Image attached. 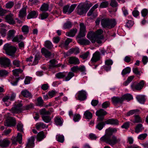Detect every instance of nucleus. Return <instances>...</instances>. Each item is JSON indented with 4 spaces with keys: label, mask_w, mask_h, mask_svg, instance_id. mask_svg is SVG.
Wrapping results in <instances>:
<instances>
[{
    "label": "nucleus",
    "mask_w": 148,
    "mask_h": 148,
    "mask_svg": "<svg viewBox=\"0 0 148 148\" xmlns=\"http://www.w3.org/2000/svg\"><path fill=\"white\" fill-rule=\"evenodd\" d=\"M117 131V129L116 128H108L106 130L105 134L100 138V140L113 146L121 140V139H117L115 136L112 135L113 133H116Z\"/></svg>",
    "instance_id": "f257e3e1"
},
{
    "label": "nucleus",
    "mask_w": 148,
    "mask_h": 148,
    "mask_svg": "<svg viewBox=\"0 0 148 148\" xmlns=\"http://www.w3.org/2000/svg\"><path fill=\"white\" fill-rule=\"evenodd\" d=\"M103 33L102 29H99L96 32L90 31L87 35V37L89 39L92 43H95L96 42L98 43H101V40L103 38V36L101 35Z\"/></svg>",
    "instance_id": "f03ea898"
},
{
    "label": "nucleus",
    "mask_w": 148,
    "mask_h": 148,
    "mask_svg": "<svg viewBox=\"0 0 148 148\" xmlns=\"http://www.w3.org/2000/svg\"><path fill=\"white\" fill-rule=\"evenodd\" d=\"M116 24V22L114 19L104 18L101 21V25L104 28L111 29L114 27Z\"/></svg>",
    "instance_id": "7ed1b4c3"
},
{
    "label": "nucleus",
    "mask_w": 148,
    "mask_h": 148,
    "mask_svg": "<svg viewBox=\"0 0 148 148\" xmlns=\"http://www.w3.org/2000/svg\"><path fill=\"white\" fill-rule=\"evenodd\" d=\"M3 49L5 51L6 53L9 56L14 57V55L16 50V48L10 44L7 43L5 44Z\"/></svg>",
    "instance_id": "20e7f679"
},
{
    "label": "nucleus",
    "mask_w": 148,
    "mask_h": 148,
    "mask_svg": "<svg viewBox=\"0 0 148 148\" xmlns=\"http://www.w3.org/2000/svg\"><path fill=\"white\" fill-rule=\"evenodd\" d=\"M66 73L65 72H59L56 74V76L58 79L63 78L65 77V81H67L69 80L75 75L74 73L72 72H69L67 76L66 77Z\"/></svg>",
    "instance_id": "39448f33"
},
{
    "label": "nucleus",
    "mask_w": 148,
    "mask_h": 148,
    "mask_svg": "<svg viewBox=\"0 0 148 148\" xmlns=\"http://www.w3.org/2000/svg\"><path fill=\"white\" fill-rule=\"evenodd\" d=\"M106 52V51L103 48L100 50L101 54L98 51L95 52L93 54L91 61L92 63H95L99 60L100 58V54H101L103 55H104Z\"/></svg>",
    "instance_id": "423d86ee"
},
{
    "label": "nucleus",
    "mask_w": 148,
    "mask_h": 148,
    "mask_svg": "<svg viewBox=\"0 0 148 148\" xmlns=\"http://www.w3.org/2000/svg\"><path fill=\"white\" fill-rule=\"evenodd\" d=\"M144 84V81L143 80H142L139 83H137L135 82L131 84V87L133 91L140 90L142 89Z\"/></svg>",
    "instance_id": "0eeeda50"
},
{
    "label": "nucleus",
    "mask_w": 148,
    "mask_h": 148,
    "mask_svg": "<svg viewBox=\"0 0 148 148\" xmlns=\"http://www.w3.org/2000/svg\"><path fill=\"white\" fill-rule=\"evenodd\" d=\"M16 120L15 118L8 117L4 122L5 126L7 127H12L15 126Z\"/></svg>",
    "instance_id": "6e6552de"
},
{
    "label": "nucleus",
    "mask_w": 148,
    "mask_h": 148,
    "mask_svg": "<svg viewBox=\"0 0 148 148\" xmlns=\"http://www.w3.org/2000/svg\"><path fill=\"white\" fill-rule=\"evenodd\" d=\"M11 61L8 58L5 57L0 58V64L2 67L6 68L10 66Z\"/></svg>",
    "instance_id": "1a4fd4ad"
},
{
    "label": "nucleus",
    "mask_w": 148,
    "mask_h": 148,
    "mask_svg": "<svg viewBox=\"0 0 148 148\" xmlns=\"http://www.w3.org/2000/svg\"><path fill=\"white\" fill-rule=\"evenodd\" d=\"M107 114V112L102 109L97 111L95 113L96 115L98 116L97 119L99 121H103L104 119V116Z\"/></svg>",
    "instance_id": "9d476101"
},
{
    "label": "nucleus",
    "mask_w": 148,
    "mask_h": 148,
    "mask_svg": "<svg viewBox=\"0 0 148 148\" xmlns=\"http://www.w3.org/2000/svg\"><path fill=\"white\" fill-rule=\"evenodd\" d=\"M80 31L78 35L77 36L78 38H81L85 36L86 34V27L83 23H81L79 24Z\"/></svg>",
    "instance_id": "9b49d317"
},
{
    "label": "nucleus",
    "mask_w": 148,
    "mask_h": 148,
    "mask_svg": "<svg viewBox=\"0 0 148 148\" xmlns=\"http://www.w3.org/2000/svg\"><path fill=\"white\" fill-rule=\"evenodd\" d=\"M77 6L76 4H72L70 7L69 5H66L64 6L63 8V12L64 13H68L70 14L74 10Z\"/></svg>",
    "instance_id": "f8f14e48"
},
{
    "label": "nucleus",
    "mask_w": 148,
    "mask_h": 148,
    "mask_svg": "<svg viewBox=\"0 0 148 148\" xmlns=\"http://www.w3.org/2000/svg\"><path fill=\"white\" fill-rule=\"evenodd\" d=\"M22 136L20 133H18L17 137H12L11 138L12 141V144L16 145H17V142L18 141L20 144L22 143Z\"/></svg>",
    "instance_id": "ddd939ff"
},
{
    "label": "nucleus",
    "mask_w": 148,
    "mask_h": 148,
    "mask_svg": "<svg viewBox=\"0 0 148 148\" xmlns=\"http://www.w3.org/2000/svg\"><path fill=\"white\" fill-rule=\"evenodd\" d=\"M22 104L18 103L11 108L10 111L13 113L21 112L22 111Z\"/></svg>",
    "instance_id": "4468645a"
},
{
    "label": "nucleus",
    "mask_w": 148,
    "mask_h": 148,
    "mask_svg": "<svg viewBox=\"0 0 148 148\" xmlns=\"http://www.w3.org/2000/svg\"><path fill=\"white\" fill-rule=\"evenodd\" d=\"M111 99L113 104L115 106H117L118 104H122L123 102L122 97H114Z\"/></svg>",
    "instance_id": "2eb2a0df"
},
{
    "label": "nucleus",
    "mask_w": 148,
    "mask_h": 148,
    "mask_svg": "<svg viewBox=\"0 0 148 148\" xmlns=\"http://www.w3.org/2000/svg\"><path fill=\"white\" fill-rule=\"evenodd\" d=\"M87 92L85 90H82L79 91L77 95L78 100L81 101L85 100L87 99Z\"/></svg>",
    "instance_id": "dca6fc26"
},
{
    "label": "nucleus",
    "mask_w": 148,
    "mask_h": 148,
    "mask_svg": "<svg viewBox=\"0 0 148 148\" xmlns=\"http://www.w3.org/2000/svg\"><path fill=\"white\" fill-rule=\"evenodd\" d=\"M34 140L35 138L33 136L28 138L25 148H33L34 146Z\"/></svg>",
    "instance_id": "f3484780"
},
{
    "label": "nucleus",
    "mask_w": 148,
    "mask_h": 148,
    "mask_svg": "<svg viewBox=\"0 0 148 148\" xmlns=\"http://www.w3.org/2000/svg\"><path fill=\"white\" fill-rule=\"evenodd\" d=\"M77 9V14L80 15L85 14L87 11L84 6L82 5H79Z\"/></svg>",
    "instance_id": "a211bd4d"
},
{
    "label": "nucleus",
    "mask_w": 148,
    "mask_h": 148,
    "mask_svg": "<svg viewBox=\"0 0 148 148\" xmlns=\"http://www.w3.org/2000/svg\"><path fill=\"white\" fill-rule=\"evenodd\" d=\"M10 143V141L7 138L0 140V147L3 148L8 147Z\"/></svg>",
    "instance_id": "6ab92c4d"
},
{
    "label": "nucleus",
    "mask_w": 148,
    "mask_h": 148,
    "mask_svg": "<svg viewBox=\"0 0 148 148\" xmlns=\"http://www.w3.org/2000/svg\"><path fill=\"white\" fill-rule=\"evenodd\" d=\"M21 94L23 97L26 98H32V95L29 91L27 89L23 90L21 91Z\"/></svg>",
    "instance_id": "aec40b11"
},
{
    "label": "nucleus",
    "mask_w": 148,
    "mask_h": 148,
    "mask_svg": "<svg viewBox=\"0 0 148 148\" xmlns=\"http://www.w3.org/2000/svg\"><path fill=\"white\" fill-rule=\"evenodd\" d=\"M106 124H110L113 125H119V121L117 119H108L105 121Z\"/></svg>",
    "instance_id": "412c9836"
},
{
    "label": "nucleus",
    "mask_w": 148,
    "mask_h": 148,
    "mask_svg": "<svg viewBox=\"0 0 148 148\" xmlns=\"http://www.w3.org/2000/svg\"><path fill=\"white\" fill-rule=\"evenodd\" d=\"M69 62L71 64H78L80 62L79 60L76 57H71L69 58Z\"/></svg>",
    "instance_id": "4be33fe9"
},
{
    "label": "nucleus",
    "mask_w": 148,
    "mask_h": 148,
    "mask_svg": "<svg viewBox=\"0 0 148 148\" xmlns=\"http://www.w3.org/2000/svg\"><path fill=\"white\" fill-rule=\"evenodd\" d=\"M13 14L11 13L7 15L5 17L6 21L10 24L15 23V21L12 18Z\"/></svg>",
    "instance_id": "5701e85b"
},
{
    "label": "nucleus",
    "mask_w": 148,
    "mask_h": 148,
    "mask_svg": "<svg viewBox=\"0 0 148 148\" xmlns=\"http://www.w3.org/2000/svg\"><path fill=\"white\" fill-rule=\"evenodd\" d=\"M79 39L77 40V42L78 43L81 45H88L90 43V41L87 39H81L79 38Z\"/></svg>",
    "instance_id": "b1692460"
},
{
    "label": "nucleus",
    "mask_w": 148,
    "mask_h": 148,
    "mask_svg": "<svg viewBox=\"0 0 148 148\" xmlns=\"http://www.w3.org/2000/svg\"><path fill=\"white\" fill-rule=\"evenodd\" d=\"M38 13L37 12L35 11H32L28 14L27 16V18L30 19L35 18L38 16Z\"/></svg>",
    "instance_id": "393cba45"
},
{
    "label": "nucleus",
    "mask_w": 148,
    "mask_h": 148,
    "mask_svg": "<svg viewBox=\"0 0 148 148\" xmlns=\"http://www.w3.org/2000/svg\"><path fill=\"white\" fill-rule=\"evenodd\" d=\"M16 31L14 29L9 30L7 34V38L8 39H12L13 41V38L15 37V34Z\"/></svg>",
    "instance_id": "a878e982"
},
{
    "label": "nucleus",
    "mask_w": 148,
    "mask_h": 148,
    "mask_svg": "<svg viewBox=\"0 0 148 148\" xmlns=\"http://www.w3.org/2000/svg\"><path fill=\"white\" fill-rule=\"evenodd\" d=\"M41 51L42 53L46 58H49L51 56V53L45 48H43L41 49Z\"/></svg>",
    "instance_id": "bb28decb"
},
{
    "label": "nucleus",
    "mask_w": 148,
    "mask_h": 148,
    "mask_svg": "<svg viewBox=\"0 0 148 148\" xmlns=\"http://www.w3.org/2000/svg\"><path fill=\"white\" fill-rule=\"evenodd\" d=\"M136 98L138 101L141 104H144L145 101V96L143 95H138Z\"/></svg>",
    "instance_id": "cd10ccee"
},
{
    "label": "nucleus",
    "mask_w": 148,
    "mask_h": 148,
    "mask_svg": "<svg viewBox=\"0 0 148 148\" xmlns=\"http://www.w3.org/2000/svg\"><path fill=\"white\" fill-rule=\"evenodd\" d=\"M77 32V30L76 29H72L69 32L66 33V34L68 36L73 37L75 36Z\"/></svg>",
    "instance_id": "c85d7f7f"
},
{
    "label": "nucleus",
    "mask_w": 148,
    "mask_h": 148,
    "mask_svg": "<svg viewBox=\"0 0 148 148\" xmlns=\"http://www.w3.org/2000/svg\"><path fill=\"white\" fill-rule=\"evenodd\" d=\"M26 15V8L24 7L22 8L19 12V16L21 18H23Z\"/></svg>",
    "instance_id": "c756f323"
},
{
    "label": "nucleus",
    "mask_w": 148,
    "mask_h": 148,
    "mask_svg": "<svg viewBox=\"0 0 148 148\" xmlns=\"http://www.w3.org/2000/svg\"><path fill=\"white\" fill-rule=\"evenodd\" d=\"M123 101L124 100H126L127 101H130L133 99L132 96L130 94L127 93L123 95L122 97Z\"/></svg>",
    "instance_id": "7c9ffc66"
},
{
    "label": "nucleus",
    "mask_w": 148,
    "mask_h": 148,
    "mask_svg": "<svg viewBox=\"0 0 148 148\" xmlns=\"http://www.w3.org/2000/svg\"><path fill=\"white\" fill-rule=\"evenodd\" d=\"M105 121V122L103 121H100L97 124L96 128L99 130H101L106 125Z\"/></svg>",
    "instance_id": "2f4dec72"
},
{
    "label": "nucleus",
    "mask_w": 148,
    "mask_h": 148,
    "mask_svg": "<svg viewBox=\"0 0 148 148\" xmlns=\"http://www.w3.org/2000/svg\"><path fill=\"white\" fill-rule=\"evenodd\" d=\"M140 110L138 109L131 110L128 112L126 114L127 116H129L133 115L134 114L136 115V114L139 113Z\"/></svg>",
    "instance_id": "473e14b6"
},
{
    "label": "nucleus",
    "mask_w": 148,
    "mask_h": 148,
    "mask_svg": "<svg viewBox=\"0 0 148 148\" xmlns=\"http://www.w3.org/2000/svg\"><path fill=\"white\" fill-rule=\"evenodd\" d=\"M134 119L133 121L134 123H143V121L142 118L138 115L136 114L134 115Z\"/></svg>",
    "instance_id": "72a5a7b5"
},
{
    "label": "nucleus",
    "mask_w": 148,
    "mask_h": 148,
    "mask_svg": "<svg viewBox=\"0 0 148 148\" xmlns=\"http://www.w3.org/2000/svg\"><path fill=\"white\" fill-rule=\"evenodd\" d=\"M55 122L56 125L60 126H62L63 124V122L61 120V118L59 116H57L55 118Z\"/></svg>",
    "instance_id": "f704fd0d"
},
{
    "label": "nucleus",
    "mask_w": 148,
    "mask_h": 148,
    "mask_svg": "<svg viewBox=\"0 0 148 148\" xmlns=\"http://www.w3.org/2000/svg\"><path fill=\"white\" fill-rule=\"evenodd\" d=\"M46 137L44 134L43 132H41L38 133L37 136V140L39 141H41L42 139Z\"/></svg>",
    "instance_id": "c9c22d12"
},
{
    "label": "nucleus",
    "mask_w": 148,
    "mask_h": 148,
    "mask_svg": "<svg viewBox=\"0 0 148 148\" xmlns=\"http://www.w3.org/2000/svg\"><path fill=\"white\" fill-rule=\"evenodd\" d=\"M143 129L142 125L141 123H139L136 126L135 129V132L136 133H138L142 131V130H143Z\"/></svg>",
    "instance_id": "e433bc0d"
},
{
    "label": "nucleus",
    "mask_w": 148,
    "mask_h": 148,
    "mask_svg": "<svg viewBox=\"0 0 148 148\" xmlns=\"http://www.w3.org/2000/svg\"><path fill=\"white\" fill-rule=\"evenodd\" d=\"M9 72L5 70H0V77L4 78L8 76Z\"/></svg>",
    "instance_id": "4c0bfd02"
},
{
    "label": "nucleus",
    "mask_w": 148,
    "mask_h": 148,
    "mask_svg": "<svg viewBox=\"0 0 148 148\" xmlns=\"http://www.w3.org/2000/svg\"><path fill=\"white\" fill-rule=\"evenodd\" d=\"M73 25L72 23L69 21H68L65 23L63 25V27L64 29L71 28Z\"/></svg>",
    "instance_id": "58836bf2"
},
{
    "label": "nucleus",
    "mask_w": 148,
    "mask_h": 148,
    "mask_svg": "<svg viewBox=\"0 0 148 148\" xmlns=\"http://www.w3.org/2000/svg\"><path fill=\"white\" fill-rule=\"evenodd\" d=\"M49 5L48 4L44 3L40 8V10L42 11H46L48 10Z\"/></svg>",
    "instance_id": "ea45409f"
},
{
    "label": "nucleus",
    "mask_w": 148,
    "mask_h": 148,
    "mask_svg": "<svg viewBox=\"0 0 148 148\" xmlns=\"http://www.w3.org/2000/svg\"><path fill=\"white\" fill-rule=\"evenodd\" d=\"M84 118L87 119H90L92 117V114L88 111H86L84 114Z\"/></svg>",
    "instance_id": "a19ab883"
},
{
    "label": "nucleus",
    "mask_w": 148,
    "mask_h": 148,
    "mask_svg": "<svg viewBox=\"0 0 148 148\" xmlns=\"http://www.w3.org/2000/svg\"><path fill=\"white\" fill-rule=\"evenodd\" d=\"M131 71L130 68L129 67L124 68L121 72L122 75L124 76L126 74L129 73Z\"/></svg>",
    "instance_id": "79ce46f5"
},
{
    "label": "nucleus",
    "mask_w": 148,
    "mask_h": 148,
    "mask_svg": "<svg viewBox=\"0 0 148 148\" xmlns=\"http://www.w3.org/2000/svg\"><path fill=\"white\" fill-rule=\"evenodd\" d=\"M72 40V39L70 38H67L65 40L64 43L60 45L61 47H67L70 42H71Z\"/></svg>",
    "instance_id": "37998d69"
},
{
    "label": "nucleus",
    "mask_w": 148,
    "mask_h": 148,
    "mask_svg": "<svg viewBox=\"0 0 148 148\" xmlns=\"http://www.w3.org/2000/svg\"><path fill=\"white\" fill-rule=\"evenodd\" d=\"M42 118L43 120L47 123L50 122L51 120L50 116L48 115H42Z\"/></svg>",
    "instance_id": "c03bdc74"
},
{
    "label": "nucleus",
    "mask_w": 148,
    "mask_h": 148,
    "mask_svg": "<svg viewBox=\"0 0 148 148\" xmlns=\"http://www.w3.org/2000/svg\"><path fill=\"white\" fill-rule=\"evenodd\" d=\"M134 77V76H131L128 77L127 80L125 82L123 83V85L125 86H127L129 83L132 82Z\"/></svg>",
    "instance_id": "a18cd8bd"
},
{
    "label": "nucleus",
    "mask_w": 148,
    "mask_h": 148,
    "mask_svg": "<svg viewBox=\"0 0 148 148\" xmlns=\"http://www.w3.org/2000/svg\"><path fill=\"white\" fill-rule=\"evenodd\" d=\"M40 58V56L38 54H36L35 56L34 60L33 63V65H35L38 63V61Z\"/></svg>",
    "instance_id": "49530a36"
},
{
    "label": "nucleus",
    "mask_w": 148,
    "mask_h": 148,
    "mask_svg": "<svg viewBox=\"0 0 148 148\" xmlns=\"http://www.w3.org/2000/svg\"><path fill=\"white\" fill-rule=\"evenodd\" d=\"M56 138L58 141L61 143H63L64 140V137L62 135L60 134L57 135L56 136Z\"/></svg>",
    "instance_id": "de8ad7c7"
},
{
    "label": "nucleus",
    "mask_w": 148,
    "mask_h": 148,
    "mask_svg": "<svg viewBox=\"0 0 148 148\" xmlns=\"http://www.w3.org/2000/svg\"><path fill=\"white\" fill-rule=\"evenodd\" d=\"M23 70L20 69H17L13 71V75L15 76H18L20 73H21Z\"/></svg>",
    "instance_id": "09e8293b"
},
{
    "label": "nucleus",
    "mask_w": 148,
    "mask_h": 148,
    "mask_svg": "<svg viewBox=\"0 0 148 148\" xmlns=\"http://www.w3.org/2000/svg\"><path fill=\"white\" fill-rule=\"evenodd\" d=\"M40 114L43 115H49L51 114L49 111L46 110L44 108L40 110Z\"/></svg>",
    "instance_id": "8fccbe9b"
},
{
    "label": "nucleus",
    "mask_w": 148,
    "mask_h": 148,
    "mask_svg": "<svg viewBox=\"0 0 148 148\" xmlns=\"http://www.w3.org/2000/svg\"><path fill=\"white\" fill-rule=\"evenodd\" d=\"M56 61L55 59L51 60L49 62L50 63V64L49 65V69H52L56 66Z\"/></svg>",
    "instance_id": "3c124183"
},
{
    "label": "nucleus",
    "mask_w": 148,
    "mask_h": 148,
    "mask_svg": "<svg viewBox=\"0 0 148 148\" xmlns=\"http://www.w3.org/2000/svg\"><path fill=\"white\" fill-rule=\"evenodd\" d=\"M21 29L22 32L25 34H27L29 32V28L28 27L27 25H23Z\"/></svg>",
    "instance_id": "603ef678"
},
{
    "label": "nucleus",
    "mask_w": 148,
    "mask_h": 148,
    "mask_svg": "<svg viewBox=\"0 0 148 148\" xmlns=\"http://www.w3.org/2000/svg\"><path fill=\"white\" fill-rule=\"evenodd\" d=\"M45 47L48 49H50L53 47V46L50 41L47 40L45 42Z\"/></svg>",
    "instance_id": "864d4df0"
},
{
    "label": "nucleus",
    "mask_w": 148,
    "mask_h": 148,
    "mask_svg": "<svg viewBox=\"0 0 148 148\" xmlns=\"http://www.w3.org/2000/svg\"><path fill=\"white\" fill-rule=\"evenodd\" d=\"M20 61L18 60H15L12 62V64L13 65L16 67H18L20 66Z\"/></svg>",
    "instance_id": "5fc2aeb1"
},
{
    "label": "nucleus",
    "mask_w": 148,
    "mask_h": 148,
    "mask_svg": "<svg viewBox=\"0 0 148 148\" xmlns=\"http://www.w3.org/2000/svg\"><path fill=\"white\" fill-rule=\"evenodd\" d=\"M38 105L39 106H43L44 101L41 97H38L37 99Z\"/></svg>",
    "instance_id": "6e6d98bb"
},
{
    "label": "nucleus",
    "mask_w": 148,
    "mask_h": 148,
    "mask_svg": "<svg viewBox=\"0 0 148 148\" xmlns=\"http://www.w3.org/2000/svg\"><path fill=\"white\" fill-rule=\"evenodd\" d=\"M95 12H94V10L91 9L88 13L87 15L88 16H92L93 17H95L97 16V14L95 13Z\"/></svg>",
    "instance_id": "4d7b16f0"
},
{
    "label": "nucleus",
    "mask_w": 148,
    "mask_h": 148,
    "mask_svg": "<svg viewBox=\"0 0 148 148\" xmlns=\"http://www.w3.org/2000/svg\"><path fill=\"white\" fill-rule=\"evenodd\" d=\"M14 4L13 2L10 1L6 3L5 5V7L7 8L10 9L14 6Z\"/></svg>",
    "instance_id": "13d9d810"
},
{
    "label": "nucleus",
    "mask_w": 148,
    "mask_h": 148,
    "mask_svg": "<svg viewBox=\"0 0 148 148\" xmlns=\"http://www.w3.org/2000/svg\"><path fill=\"white\" fill-rule=\"evenodd\" d=\"M23 36L22 35H19V36H15L13 39V41L19 42L23 39Z\"/></svg>",
    "instance_id": "bf43d9fd"
},
{
    "label": "nucleus",
    "mask_w": 148,
    "mask_h": 148,
    "mask_svg": "<svg viewBox=\"0 0 148 148\" xmlns=\"http://www.w3.org/2000/svg\"><path fill=\"white\" fill-rule=\"evenodd\" d=\"M41 19L43 20L47 18L49 14L47 12H43L40 14Z\"/></svg>",
    "instance_id": "052dcab7"
},
{
    "label": "nucleus",
    "mask_w": 148,
    "mask_h": 148,
    "mask_svg": "<svg viewBox=\"0 0 148 148\" xmlns=\"http://www.w3.org/2000/svg\"><path fill=\"white\" fill-rule=\"evenodd\" d=\"M80 118V116L79 114H77L74 115L73 118V120L75 122H78Z\"/></svg>",
    "instance_id": "680f3d73"
},
{
    "label": "nucleus",
    "mask_w": 148,
    "mask_h": 148,
    "mask_svg": "<svg viewBox=\"0 0 148 148\" xmlns=\"http://www.w3.org/2000/svg\"><path fill=\"white\" fill-rule=\"evenodd\" d=\"M108 1H103L101 3L100 7L101 8H106L108 6Z\"/></svg>",
    "instance_id": "e2e57ef3"
},
{
    "label": "nucleus",
    "mask_w": 148,
    "mask_h": 148,
    "mask_svg": "<svg viewBox=\"0 0 148 148\" xmlns=\"http://www.w3.org/2000/svg\"><path fill=\"white\" fill-rule=\"evenodd\" d=\"M110 5L113 7H116L118 6V4L116 0H110Z\"/></svg>",
    "instance_id": "0e129e2a"
},
{
    "label": "nucleus",
    "mask_w": 148,
    "mask_h": 148,
    "mask_svg": "<svg viewBox=\"0 0 148 148\" xmlns=\"http://www.w3.org/2000/svg\"><path fill=\"white\" fill-rule=\"evenodd\" d=\"M6 29L4 28H1L0 30V33L1 35L3 37H5L6 34Z\"/></svg>",
    "instance_id": "69168bd1"
},
{
    "label": "nucleus",
    "mask_w": 148,
    "mask_h": 148,
    "mask_svg": "<svg viewBox=\"0 0 148 148\" xmlns=\"http://www.w3.org/2000/svg\"><path fill=\"white\" fill-rule=\"evenodd\" d=\"M133 72L136 75H141V72L138 71L137 68H134L133 69Z\"/></svg>",
    "instance_id": "338daca9"
},
{
    "label": "nucleus",
    "mask_w": 148,
    "mask_h": 148,
    "mask_svg": "<svg viewBox=\"0 0 148 148\" xmlns=\"http://www.w3.org/2000/svg\"><path fill=\"white\" fill-rule=\"evenodd\" d=\"M110 105V103L109 101H106L103 103L102 105V107L106 108L108 107Z\"/></svg>",
    "instance_id": "774afa93"
}]
</instances>
